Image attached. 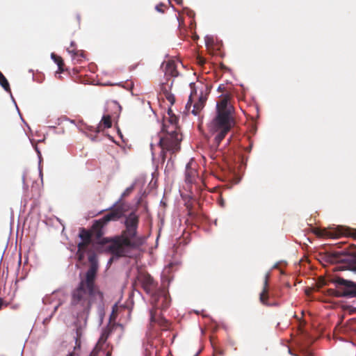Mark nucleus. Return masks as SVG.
<instances>
[{"instance_id": "25", "label": "nucleus", "mask_w": 356, "mask_h": 356, "mask_svg": "<svg viewBox=\"0 0 356 356\" xmlns=\"http://www.w3.org/2000/svg\"><path fill=\"white\" fill-rule=\"evenodd\" d=\"M177 3H181L182 0H175Z\"/></svg>"}, {"instance_id": "28", "label": "nucleus", "mask_w": 356, "mask_h": 356, "mask_svg": "<svg viewBox=\"0 0 356 356\" xmlns=\"http://www.w3.org/2000/svg\"><path fill=\"white\" fill-rule=\"evenodd\" d=\"M15 107H16L17 110H19V108H18V106L17 105V103H15Z\"/></svg>"}, {"instance_id": "8", "label": "nucleus", "mask_w": 356, "mask_h": 356, "mask_svg": "<svg viewBox=\"0 0 356 356\" xmlns=\"http://www.w3.org/2000/svg\"><path fill=\"white\" fill-rule=\"evenodd\" d=\"M123 215V211L120 209H113L110 213L105 215L102 218L95 220L94 228L101 229L104 227L108 222L111 221H116L119 220Z\"/></svg>"}, {"instance_id": "1", "label": "nucleus", "mask_w": 356, "mask_h": 356, "mask_svg": "<svg viewBox=\"0 0 356 356\" xmlns=\"http://www.w3.org/2000/svg\"><path fill=\"white\" fill-rule=\"evenodd\" d=\"M96 271L97 266H92L86 272V280L81 281L72 295V306L78 315L84 318L85 324L91 305L94 302H102L103 300V293L96 289L94 284Z\"/></svg>"}, {"instance_id": "18", "label": "nucleus", "mask_w": 356, "mask_h": 356, "mask_svg": "<svg viewBox=\"0 0 356 356\" xmlns=\"http://www.w3.org/2000/svg\"><path fill=\"white\" fill-rule=\"evenodd\" d=\"M51 57L57 63L58 69L60 70L63 65L62 59L60 57H57L54 53L51 54Z\"/></svg>"}, {"instance_id": "9", "label": "nucleus", "mask_w": 356, "mask_h": 356, "mask_svg": "<svg viewBox=\"0 0 356 356\" xmlns=\"http://www.w3.org/2000/svg\"><path fill=\"white\" fill-rule=\"evenodd\" d=\"M141 282L146 292L149 294H152L155 289L153 278L149 275H144L141 278Z\"/></svg>"}, {"instance_id": "4", "label": "nucleus", "mask_w": 356, "mask_h": 356, "mask_svg": "<svg viewBox=\"0 0 356 356\" xmlns=\"http://www.w3.org/2000/svg\"><path fill=\"white\" fill-rule=\"evenodd\" d=\"M138 217L134 213H130L126 218V230L120 236L117 237L113 244V252L118 256L126 255V249L139 245L142 241L137 236Z\"/></svg>"}, {"instance_id": "11", "label": "nucleus", "mask_w": 356, "mask_h": 356, "mask_svg": "<svg viewBox=\"0 0 356 356\" xmlns=\"http://www.w3.org/2000/svg\"><path fill=\"white\" fill-rule=\"evenodd\" d=\"M204 107V99L202 97H198V102L195 103L193 105V109L192 110V113L194 115H197L199 112Z\"/></svg>"}, {"instance_id": "30", "label": "nucleus", "mask_w": 356, "mask_h": 356, "mask_svg": "<svg viewBox=\"0 0 356 356\" xmlns=\"http://www.w3.org/2000/svg\"><path fill=\"white\" fill-rule=\"evenodd\" d=\"M220 204H221V206H223V201H222V200H221V201H220Z\"/></svg>"}, {"instance_id": "6", "label": "nucleus", "mask_w": 356, "mask_h": 356, "mask_svg": "<svg viewBox=\"0 0 356 356\" xmlns=\"http://www.w3.org/2000/svg\"><path fill=\"white\" fill-rule=\"evenodd\" d=\"M316 234L319 236L328 237L331 238H337L341 236H352L356 238V230H351L349 228L342 226H338L332 231L327 229L317 230Z\"/></svg>"}, {"instance_id": "7", "label": "nucleus", "mask_w": 356, "mask_h": 356, "mask_svg": "<svg viewBox=\"0 0 356 356\" xmlns=\"http://www.w3.org/2000/svg\"><path fill=\"white\" fill-rule=\"evenodd\" d=\"M81 241L78 244V251L76 255L79 261H82L85 257V254L89 251L91 245L92 239L90 233L85 229H81L79 233Z\"/></svg>"}, {"instance_id": "31", "label": "nucleus", "mask_w": 356, "mask_h": 356, "mask_svg": "<svg viewBox=\"0 0 356 356\" xmlns=\"http://www.w3.org/2000/svg\"><path fill=\"white\" fill-rule=\"evenodd\" d=\"M115 307H117V305H114L113 312H114V309H115Z\"/></svg>"}, {"instance_id": "2", "label": "nucleus", "mask_w": 356, "mask_h": 356, "mask_svg": "<svg viewBox=\"0 0 356 356\" xmlns=\"http://www.w3.org/2000/svg\"><path fill=\"white\" fill-rule=\"evenodd\" d=\"M178 118L169 108L163 116V127L161 134L153 136L150 142L152 156L154 157L157 149L163 160L165 158V152H175L179 149L181 136L177 129Z\"/></svg>"}, {"instance_id": "27", "label": "nucleus", "mask_w": 356, "mask_h": 356, "mask_svg": "<svg viewBox=\"0 0 356 356\" xmlns=\"http://www.w3.org/2000/svg\"><path fill=\"white\" fill-rule=\"evenodd\" d=\"M15 107H16L17 110H19V108H18V106L17 105V103H15Z\"/></svg>"}, {"instance_id": "10", "label": "nucleus", "mask_w": 356, "mask_h": 356, "mask_svg": "<svg viewBox=\"0 0 356 356\" xmlns=\"http://www.w3.org/2000/svg\"><path fill=\"white\" fill-rule=\"evenodd\" d=\"M194 161L191 159L186 166V181L191 184L197 177V172L193 168Z\"/></svg>"}, {"instance_id": "13", "label": "nucleus", "mask_w": 356, "mask_h": 356, "mask_svg": "<svg viewBox=\"0 0 356 356\" xmlns=\"http://www.w3.org/2000/svg\"><path fill=\"white\" fill-rule=\"evenodd\" d=\"M0 85L3 87V88L6 91L10 92L8 81L1 72H0Z\"/></svg>"}, {"instance_id": "15", "label": "nucleus", "mask_w": 356, "mask_h": 356, "mask_svg": "<svg viewBox=\"0 0 356 356\" xmlns=\"http://www.w3.org/2000/svg\"><path fill=\"white\" fill-rule=\"evenodd\" d=\"M134 187V186L133 184L131 186L127 188L126 190L122 193V194L120 198L118 200V201H117L115 204H113V206L110 209H113L114 207H115L124 197L128 195L133 191Z\"/></svg>"}, {"instance_id": "16", "label": "nucleus", "mask_w": 356, "mask_h": 356, "mask_svg": "<svg viewBox=\"0 0 356 356\" xmlns=\"http://www.w3.org/2000/svg\"><path fill=\"white\" fill-rule=\"evenodd\" d=\"M168 72L170 73L172 76H176L177 71L175 70V67L173 62H168L167 64Z\"/></svg>"}, {"instance_id": "12", "label": "nucleus", "mask_w": 356, "mask_h": 356, "mask_svg": "<svg viewBox=\"0 0 356 356\" xmlns=\"http://www.w3.org/2000/svg\"><path fill=\"white\" fill-rule=\"evenodd\" d=\"M268 275H266L265 277V282H264V289L263 291L260 293V300L263 304H267L266 298H265V296L267 293V284H268Z\"/></svg>"}, {"instance_id": "5", "label": "nucleus", "mask_w": 356, "mask_h": 356, "mask_svg": "<svg viewBox=\"0 0 356 356\" xmlns=\"http://www.w3.org/2000/svg\"><path fill=\"white\" fill-rule=\"evenodd\" d=\"M332 282L338 288L336 296L338 297L356 298V283L341 277H336Z\"/></svg>"}, {"instance_id": "23", "label": "nucleus", "mask_w": 356, "mask_h": 356, "mask_svg": "<svg viewBox=\"0 0 356 356\" xmlns=\"http://www.w3.org/2000/svg\"><path fill=\"white\" fill-rule=\"evenodd\" d=\"M156 10L157 11H159V12H161V13H163V11L161 10V8H160V6H156Z\"/></svg>"}, {"instance_id": "22", "label": "nucleus", "mask_w": 356, "mask_h": 356, "mask_svg": "<svg viewBox=\"0 0 356 356\" xmlns=\"http://www.w3.org/2000/svg\"><path fill=\"white\" fill-rule=\"evenodd\" d=\"M90 262H91L92 266H97L95 265V255H90L88 258Z\"/></svg>"}, {"instance_id": "32", "label": "nucleus", "mask_w": 356, "mask_h": 356, "mask_svg": "<svg viewBox=\"0 0 356 356\" xmlns=\"http://www.w3.org/2000/svg\"><path fill=\"white\" fill-rule=\"evenodd\" d=\"M73 45H74V42H71V46H73Z\"/></svg>"}, {"instance_id": "19", "label": "nucleus", "mask_w": 356, "mask_h": 356, "mask_svg": "<svg viewBox=\"0 0 356 356\" xmlns=\"http://www.w3.org/2000/svg\"><path fill=\"white\" fill-rule=\"evenodd\" d=\"M108 105L112 107L113 108L115 109V110H118V111H120L121 110V106H120V104L115 102V101H112Z\"/></svg>"}, {"instance_id": "3", "label": "nucleus", "mask_w": 356, "mask_h": 356, "mask_svg": "<svg viewBox=\"0 0 356 356\" xmlns=\"http://www.w3.org/2000/svg\"><path fill=\"white\" fill-rule=\"evenodd\" d=\"M234 108L229 102V96L221 97L216 104V115L209 123V131L214 135L216 146L218 147L234 124Z\"/></svg>"}, {"instance_id": "14", "label": "nucleus", "mask_w": 356, "mask_h": 356, "mask_svg": "<svg viewBox=\"0 0 356 356\" xmlns=\"http://www.w3.org/2000/svg\"><path fill=\"white\" fill-rule=\"evenodd\" d=\"M103 124L105 128H110L112 125L111 118L110 115H104L100 122V125Z\"/></svg>"}, {"instance_id": "20", "label": "nucleus", "mask_w": 356, "mask_h": 356, "mask_svg": "<svg viewBox=\"0 0 356 356\" xmlns=\"http://www.w3.org/2000/svg\"><path fill=\"white\" fill-rule=\"evenodd\" d=\"M213 38L212 36L211 35H207L205 37V44L207 45V47H210L211 45H212L213 44Z\"/></svg>"}, {"instance_id": "29", "label": "nucleus", "mask_w": 356, "mask_h": 356, "mask_svg": "<svg viewBox=\"0 0 356 356\" xmlns=\"http://www.w3.org/2000/svg\"><path fill=\"white\" fill-rule=\"evenodd\" d=\"M15 107H16L17 110H19V108H18V106L17 105V103H15Z\"/></svg>"}, {"instance_id": "17", "label": "nucleus", "mask_w": 356, "mask_h": 356, "mask_svg": "<svg viewBox=\"0 0 356 356\" xmlns=\"http://www.w3.org/2000/svg\"><path fill=\"white\" fill-rule=\"evenodd\" d=\"M194 86H195V84L193 83H190V87H191L192 91H191V95L189 96V101L187 103L186 106H191V103H192V102L193 101V99H194V95H195V94H196V90H195L193 89Z\"/></svg>"}, {"instance_id": "26", "label": "nucleus", "mask_w": 356, "mask_h": 356, "mask_svg": "<svg viewBox=\"0 0 356 356\" xmlns=\"http://www.w3.org/2000/svg\"><path fill=\"white\" fill-rule=\"evenodd\" d=\"M15 107H16L17 110H19V108H18V106L17 105V103H15Z\"/></svg>"}, {"instance_id": "21", "label": "nucleus", "mask_w": 356, "mask_h": 356, "mask_svg": "<svg viewBox=\"0 0 356 356\" xmlns=\"http://www.w3.org/2000/svg\"><path fill=\"white\" fill-rule=\"evenodd\" d=\"M166 99L170 103L171 105H172L175 103V99L173 95L168 94L166 95Z\"/></svg>"}, {"instance_id": "24", "label": "nucleus", "mask_w": 356, "mask_h": 356, "mask_svg": "<svg viewBox=\"0 0 356 356\" xmlns=\"http://www.w3.org/2000/svg\"><path fill=\"white\" fill-rule=\"evenodd\" d=\"M67 51L70 53V54H74V50H71L70 48L67 49Z\"/></svg>"}]
</instances>
